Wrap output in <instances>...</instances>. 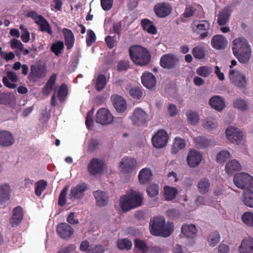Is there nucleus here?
I'll use <instances>...</instances> for the list:
<instances>
[{
	"label": "nucleus",
	"instance_id": "1",
	"mask_svg": "<svg viewBox=\"0 0 253 253\" xmlns=\"http://www.w3.org/2000/svg\"><path fill=\"white\" fill-rule=\"evenodd\" d=\"M232 50L234 55L240 62L246 63L251 57V49L246 39L236 38L233 42Z\"/></svg>",
	"mask_w": 253,
	"mask_h": 253
},
{
	"label": "nucleus",
	"instance_id": "2",
	"mask_svg": "<svg viewBox=\"0 0 253 253\" xmlns=\"http://www.w3.org/2000/svg\"><path fill=\"white\" fill-rule=\"evenodd\" d=\"M150 231L152 234L163 237L169 236L173 231L171 223H166L164 217H155L150 222Z\"/></svg>",
	"mask_w": 253,
	"mask_h": 253
},
{
	"label": "nucleus",
	"instance_id": "3",
	"mask_svg": "<svg viewBox=\"0 0 253 253\" xmlns=\"http://www.w3.org/2000/svg\"><path fill=\"white\" fill-rule=\"evenodd\" d=\"M129 53L130 58L136 64L144 66L150 62L151 55L149 52L146 48L141 46H131L129 49Z\"/></svg>",
	"mask_w": 253,
	"mask_h": 253
},
{
	"label": "nucleus",
	"instance_id": "4",
	"mask_svg": "<svg viewBox=\"0 0 253 253\" xmlns=\"http://www.w3.org/2000/svg\"><path fill=\"white\" fill-rule=\"evenodd\" d=\"M235 185L240 189L253 188V177L247 173L240 172L234 176Z\"/></svg>",
	"mask_w": 253,
	"mask_h": 253
},
{
	"label": "nucleus",
	"instance_id": "5",
	"mask_svg": "<svg viewBox=\"0 0 253 253\" xmlns=\"http://www.w3.org/2000/svg\"><path fill=\"white\" fill-rule=\"evenodd\" d=\"M46 74V68L45 65L33 64L30 66V72L28 78L30 82L36 83L44 78Z\"/></svg>",
	"mask_w": 253,
	"mask_h": 253
},
{
	"label": "nucleus",
	"instance_id": "6",
	"mask_svg": "<svg viewBox=\"0 0 253 253\" xmlns=\"http://www.w3.org/2000/svg\"><path fill=\"white\" fill-rule=\"evenodd\" d=\"M168 139V134L165 130H159L152 138V144L156 148H163L166 145Z\"/></svg>",
	"mask_w": 253,
	"mask_h": 253
},
{
	"label": "nucleus",
	"instance_id": "7",
	"mask_svg": "<svg viewBox=\"0 0 253 253\" xmlns=\"http://www.w3.org/2000/svg\"><path fill=\"white\" fill-rule=\"evenodd\" d=\"M229 78L231 83L236 87L242 88L246 86L247 80L245 75L238 71L230 70Z\"/></svg>",
	"mask_w": 253,
	"mask_h": 253
},
{
	"label": "nucleus",
	"instance_id": "8",
	"mask_svg": "<svg viewBox=\"0 0 253 253\" xmlns=\"http://www.w3.org/2000/svg\"><path fill=\"white\" fill-rule=\"evenodd\" d=\"M203 159L202 154L196 149H190L188 152L186 161L190 168H196L202 162Z\"/></svg>",
	"mask_w": 253,
	"mask_h": 253
},
{
	"label": "nucleus",
	"instance_id": "9",
	"mask_svg": "<svg viewBox=\"0 0 253 253\" xmlns=\"http://www.w3.org/2000/svg\"><path fill=\"white\" fill-rule=\"evenodd\" d=\"M87 189L88 186L85 183H82L72 187L69 194V199L72 201L82 199Z\"/></svg>",
	"mask_w": 253,
	"mask_h": 253
},
{
	"label": "nucleus",
	"instance_id": "10",
	"mask_svg": "<svg viewBox=\"0 0 253 253\" xmlns=\"http://www.w3.org/2000/svg\"><path fill=\"white\" fill-rule=\"evenodd\" d=\"M226 136L230 142L239 144L243 139L244 135L242 131L238 128L230 127L226 130Z\"/></svg>",
	"mask_w": 253,
	"mask_h": 253
},
{
	"label": "nucleus",
	"instance_id": "11",
	"mask_svg": "<svg viewBox=\"0 0 253 253\" xmlns=\"http://www.w3.org/2000/svg\"><path fill=\"white\" fill-rule=\"evenodd\" d=\"M96 122L103 125L111 123L113 117L110 112L105 108L99 109L96 114Z\"/></svg>",
	"mask_w": 253,
	"mask_h": 253
},
{
	"label": "nucleus",
	"instance_id": "12",
	"mask_svg": "<svg viewBox=\"0 0 253 253\" xmlns=\"http://www.w3.org/2000/svg\"><path fill=\"white\" fill-rule=\"evenodd\" d=\"M178 61V59L175 55L168 53L161 57L160 65L164 68L172 69L175 67Z\"/></svg>",
	"mask_w": 253,
	"mask_h": 253
},
{
	"label": "nucleus",
	"instance_id": "13",
	"mask_svg": "<svg viewBox=\"0 0 253 253\" xmlns=\"http://www.w3.org/2000/svg\"><path fill=\"white\" fill-rule=\"evenodd\" d=\"M56 231L60 238L64 239L70 238L74 233L73 228L66 223L58 224Z\"/></svg>",
	"mask_w": 253,
	"mask_h": 253
},
{
	"label": "nucleus",
	"instance_id": "14",
	"mask_svg": "<svg viewBox=\"0 0 253 253\" xmlns=\"http://www.w3.org/2000/svg\"><path fill=\"white\" fill-rule=\"evenodd\" d=\"M147 114L140 108H136L130 117L133 125L140 126L146 122Z\"/></svg>",
	"mask_w": 253,
	"mask_h": 253
},
{
	"label": "nucleus",
	"instance_id": "15",
	"mask_svg": "<svg viewBox=\"0 0 253 253\" xmlns=\"http://www.w3.org/2000/svg\"><path fill=\"white\" fill-rule=\"evenodd\" d=\"M154 9L157 16L161 18L169 15L172 10L171 6L165 2L157 3L155 5Z\"/></svg>",
	"mask_w": 253,
	"mask_h": 253
},
{
	"label": "nucleus",
	"instance_id": "16",
	"mask_svg": "<svg viewBox=\"0 0 253 253\" xmlns=\"http://www.w3.org/2000/svg\"><path fill=\"white\" fill-rule=\"evenodd\" d=\"M24 216L23 208L20 206L14 208L12 210V214L10 219L12 227L18 225L22 221Z\"/></svg>",
	"mask_w": 253,
	"mask_h": 253
},
{
	"label": "nucleus",
	"instance_id": "17",
	"mask_svg": "<svg viewBox=\"0 0 253 253\" xmlns=\"http://www.w3.org/2000/svg\"><path fill=\"white\" fill-rule=\"evenodd\" d=\"M136 165V162L134 159L124 158L120 162V168L124 173H129L134 169Z\"/></svg>",
	"mask_w": 253,
	"mask_h": 253
},
{
	"label": "nucleus",
	"instance_id": "18",
	"mask_svg": "<svg viewBox=\"0 0 253 253\" xmlns=\"http://www.w3.org/2000/svg\"><path fill=\"white\" fill-rule=\"evenodd\" d=\"M111 99L114 107L118 112L122 113L126 110V103L122 97L114 94L111 96Z\"/></svg>",
	"mask_w": 253,
	"mask_h": 253
},
{
	"label": "nucleus",
	"instance_id": "19",
	"mask_svg": "<svg viewBox=\"0 0 253 253\" xmlns=\"http://www.w3.org/2000/svg\"><path fill=\"white\" fill-rule=\"evenodd\" d=\"M15 140L13 135L8 131L0 130V145L9 147L14 144Z\"/></svg>",
	"mask_w": 253,
	"mask_h": 253
},
{
	"label": "nucleus",
	"instance_id": "20",
	"mask_svg": "<svg viewBox=\"0 0 253 253\" xmlns=\"http://www.w3.org/2000/svg\"><path fill=\"white\" fill-rule=\"evenodd\" d=\"M239 253H253V238L250 237L244 238L238 248Z\"/></svg>",
	"mask_w": 253,
	"mask_h": 253
},
{
	"label": "nucleus",
	"instance_id": "21",
	"mask_svg": "<svg viewBox=\"0 0 253 253\" xmlns=\"http://www.w3.org/2000/svg\"><path fill=\"white\" fill-rule=\"evenodd\" d=\"M16 99L13 94L8 92L0 93V104L12 107L15 104Z\"/></svg>",
	"mask_w": 253,
	"mask_h": 253
},
{
	"label": "nucleus",
	"instance_id": "22",
	"mask_svg": "<svg viewBox=\"0 0 253 253\" xmlns=\"http://www.w3.org/2000/svg\"><path fill=\"white\" fill-rule=\"evenodd\" d=\"M192 31L199 33L201 31H208L210 28V24L207 20H194L191 24Z\"/></svg>",
	"mask_w": 253,
	"mask_h": 253
},
{
	"label": "nucleus",
	"instance_id": "23",
	"mask_svg": "<svg viewBox=\"0 0 253 253\" xmlns=\"http://www.w3.org/2000/svg\"><path fill=\"white\" fill-rule=\"evenodd\" d=\"M63 35L65 44L68 50H70L74 46L75 37L72 31L68 28H64L62 30Z\"/></svg>",
	"mask_w": 253,
	"mask_h": 253
},
{
	"label": "nucleus",
	"instance_id": "24",
	"mask_svg": "<svg viewBox=\"0 0 253 253\" xmlns=\"http://www.w3.org/2000/svg\"><path fill=\"white\" fill-rule=\"evenodd\" d=\"M211 43L214 48L222 49L226 46L227 41L223 36L220 35H217L212 37Z\"/></svg>",
	"mask_w": 253,
	"mask_h": 253
},
{
	"label": "nucleus",
	"instance_id": "25",
	"mask_svg": "<svg viewBox=\"0 0 253 253\" xmlns=\"http://www.w3.org/2000/svg\"><path fill=\"white\" fill-rule=\"evenodd\" d=\"M142 84L148 88H152L156 84L155 77L151 73H144L141 77Z\"/></svg>",
	"mask_w": 253,
	"mask_h": 253
},
{
	"label": "nucleus",
	"instance_id": "26",
	"mask_svg": "<svg viewBox=\"0 0 253 253\" xmlns=\"http://www.w3.org/2000/svg\"><path fill=\"white\" fill-rule=\"evenodd\" d=\"M128 196H129L132 209L140 206L142 205L143 199L142 195L140 193L132 191L128 193Z\"/></svg>",
	"mask_w": 253,
	"mask_h": 253
},
{
	"label": "nucleus",
	"instance_id": "27",
	"mask_svg": "<svg viewBox=\"0 0 253 253\" xmlns=\"http://www.w3.org/2000/svg\"><path fill=\"white\" fill-rule=\"evenodd\" d=\"M242 169L240 163L236 160H232L227 162L225 165V170L228 174H233L234 172Z\"/></svg>",
	"mask_w": 253,
	"mask_h": 253
},
{
	"label": "nucleus",
	"instance_id": "28",
	"mask_svg": "<svg viewBox=\"0 0 253 253\" xmlns=\"http://www.w3.org/2000/svg\"><path fill=\"white\" fill-rule=\"evenodd\" d=\"M210 105L217 111L222 110L225 106L224 100L219 96H214L209 101Z\"/></svg>",
	"mask_w": 253,
	"mask_h": 253
},
{
	"label": "nucleus",
	"instance_id": "29",
	"mask_svg": "<svg viewBox=\"0 0 253 253\" xmlns=\"http://www.w3.org/2000/svg\"><path fill=\"white\" fill-rule=\"evenodd\" d=\"M182 233L188 238H194L197 234V229L194 224L184 225L181 228Z\"/></svg>",
	"mask_w": 253,
	"mask_h": 253
},
{
	"label": "nucleus",
	"instance_id": "30",
	"mask_svg": "<svg viewBox=\"0 0 253 253\" xmlns=\"http://www.w3.org/2000/svg\"><path fill=\"white\" fill-rule=\"evenodd\" d=\"M178 191L176 188L166 186L164 187L163 197L167 201H171L174 199Z\"/></svg>",
	"mask_w": 253,
	"mask_h": 253
},
{
	"label": "nucleus",
	"instance_id": "31",
	"mask_svg": "<svg viewBox=\"0 0 253 253\" xmlns=\"http://www.w3.org/2000/svg\"><path fill=\"white\" fill-rule=\"evenodd\" d=\"M10 189L8 184L0 185V204H1L9 199Z\"/></svg>",
	"mask_w": 253,
	"mask_h": 253
},
{
	"label": "nucleus",
	"instance_id": "32",
	"mask_svg": "<svg viewBox=\"0 0 253 253\" xmlns=\"http://www.w3.org/2000/svg\"><path fill=\"white\" fill-rule=\"evenodd\" d=\"M119 206L124 211H127L132 209L128 194L120 197Z\"/></svg>",
	"mask_w": 253,
	"mask_h": 253
},
{
	"label": "nucleus",
	"instance_id": "33",
	"mask_svg": "<svg viewBox=\"0 0 253 253\" xmlns=\"http://www.w3.org/2000/svg\"><path fill=\"white\" fill-rule=\"evenodd\" d=\"M211 184L209 180L207 178L201 179L197 184L198 191L202 194H205L209 192Z\"/></svg>",
	"mask_w": 253,
	"mask_h": 253
},
{
	"label": "nucleus",
	"instance_id": "34",
	"mask_svg": "<svg viewBox=\"0 0 253 253\" xmlns=\"http://www.w3.org/2000/svg\"><path fill=\"white\" fill-rule=\"evenodd\" d=\"M152 175L153 174L150 169L148 168L143 169L139 172L138 175L139 180L141 184H145L151 179Z\"/></svg>",
	"mask_w": 253,
	"mask_h": 253
},
{
	"label": "nucleus",
	"instance_id": "35",
	"mask_svg": "<svg viewBox=\"0 0 253 253\" xmlns=\"http://www.w3.org/2000/svg\"><path fill=\"white\" fill-rule=\"evenodd\" d=\"M149 248L144 241L140 239L135 240L134 252L135 253H147Z\"/></svg>",
	"mask_w": 253,
	"mask_h": 253
},
{
	"label": "nucleus",
	"instance_id": "36",
	"mask_svg": "<svg viewBox=\"0 0 253 253\" xmlns=\"http://www.w3.org/2000/svg\"><path fill=\"white\" fill-rule=\"evenodd\" d=\"M108 196L105 192L101 191H96V203L97 206H105L108 203Z\"/></svg>",
	"mask_w": 253,
	"mask_h": 253
},
{
	"label": "nucleus",
	"instance_id": "37",
	"mask_svg": "<svg viewBox=\"0 0 253 253\" xmlns=\"http://www.w3.org/2000/svg\"><path fill=\"white\" fill-rule=\"evenodd\" d=\"M242 222L247 227L253 228V212L246 211L241 215Z\"/></svg>",
	"mask_w": 253,
	"mask_h": 253
},
{
	"label": "nucleus",
	"instance_id": "38",
	"mask_svg": "<svg viewBox=\"0 0 253 253\" xmlns=\"http://www.w3.org/2000/svg\"><path fill=\"white\" fill-rule=\"evenodd\" d=\"M186 115L187 117V121L190 125H195L197 124L200 120V117L196 112L189 110L186 112Z\"/></svg>",
	"mask_w": 253,
	"mask_h": 253
},
{
	"label": "nucleus",
	"instance_id": "39",
	"mask_svg": "<svg viewBox=\"0 0 253 253\" xmlns=\"http://www.w3.org/2000/svg\"><path fill=\"white\" fill-rule=\"evenodd\" d=\"M230 13L227 9H223L220 11L217 16V23L219 25H224L228 21Z\"/></svg>",
	"mask_w": 253,
	"mask_h": 253
},
{
	"label": "nucleus",
	"instance_id": "40",
	"mask_svg": "<svg viewBox=\"0 0 253 253\" xmlns=\"http://www.w3.org/2000/svg\"><path fill=\"white\" fill-rule=\"evenodd\" d=\"M186 146V143L184 139L181 138H175L172 145V153H176L178 151L184 149Z\"/></svg>",
	"mask_w": 253,
	"mask_h": 253
},
{
	"label": "nucleus",
	"instance_id": "41",
	"mask_svg": "<svg viewBox=\"0 0 253 253\" xmlns=\"http://www.w3.org/2000/svg\"><path fill=\"white\" fill-rule=\"evenodd\" d=\"M107 83L106 76L103 74L99 75L96 79V90L100 91L104 89Z\"/></svg>",
	"mask_w": 253,
	"mask_h": 253
},
{
	"label": "nucleus",
	"instance_id": "42",
	"mask_svg": "<svg viewBox=\"0 0 253 253\" xmlns=\"http://www.w3.org/2000/svg\"><path fill=\"white\" fill-rule=\"evenodd\" d=\"M40 30L43 33H46L49 35L53 34L52 28L49 23L44 18L40 23H38Z\"/></svg>",
	"mask_w": 253,
	"mask_h": 253
},
{
	"label": "nucleus",
	"instance_id": "43",
	"mask_svg": "<svg viewBox=\"0 0 253 253\" xmlns=\"http://www.w3.org/2000/svg\"><path fill=\"white\" fill-rule=\"evenodd\" d=\"M36 186H35V194L37 196L40 197L42 192L45 190L46 188V186L47 185V182L43 180H40L38 181H37L36 183Z\"/></svg>",
	"mask_w": 253,
	"mask_h": 253
},
{
	"label": "nucleus",
	"instance_id": "44",
	"mask_svg": "<svg viewBox=\"0 0 253 253\" xmlns=\"http://www.w3.org/2000/svg\"><path fill=\"white\" fill-rule=\"evenodd\" d=\"M68 88L67 85L65 84H62L59 88L57 96L58 99L61 102H63L68 95Z\"/></svg>",
	"mask_w": 253,
	"mask_h": 253
},
{
	"label": "nucleus",
	"instance_id": "45",
	"mask_svg": "<svg viewBox=\"0 0 253 253\" xmlns=\"http://www.w3.org/2000/svg\"><path fill=\"white\" fill-rule=\"evenodd\" d=\"M141 24L144 30L149 33L155 34L157 33V29L153 23L147 19L142 21Z\"/></svg>",
	"mask_w": 253,
	"mask_h": 253
},
{
	"label": "nucleus",
	"instance_id": "46",
	"mask_svg": "<svg viewBox=\"0 0 253 253\" xmlns=\"http://www.w3.org/2000/svg\"><path fill=\"white\" fill-rule=\"evenodd\" d=\"M194 57L198 59H203L205 56V50L203 46H197L194 47L192 50Z\"/></svg>",
	"mask_w": 253,
	"mask_h": 253
},
{
	"label": "nucleus",
	"instance_id": "47",
	"mask_svg": "<svg viewBox=\"0 0 253 253\" xmlns=\"http://www.w3.org/2000/svg\"><path fill=\"white\" fill-rule=\"evenodd\" d=\"M212 71L211 67L208 66H202L196 69V73L199 76L206 78L208 77L212 73Z\"/></svg>",
	"mask_w": 253,
	"mask_h": 253
},
{
	"label": "nucleus",
	"instance_id": "48",
	"mask_svg": "<svg viewBox=\"0 0 253 253\" xmlns=\"http://www.w3.org/2000/svg\"><path fill=\"white\" fill-rule=\"evenodd\" d=\"M242 201L246 206L253 208V191L245 192Z\"/></svg>",
	"mask_w": 253,
	"mask_h": 253
},
{
	"label": "nucleus",
	"instance_id": "49",
	"mask_svg": "<svg viewBox=\"0 0 253 253\" xmlns=\"http://www.w3.org/2000/svg\"><path fill=\"white\" fill-rule=\"evenodd\" d=\"M64 43L62 41H58L53 43L51 46V51L56 56H59L64 49Z\"/></svg>",
	"mask_w": 253,
	"mask_h": 253
},
{
	"label": "nucleus",
	"instance_id": "50",
	"mask_svg": "<svg viewBox=\"0 0 253 253\" xmlns=\"http://www.w3.org/2000/svg\"><path fill=\"white\" fill-rule=\"evenodd\" d=\"M94 107L92 106L86 115L85 118V125L88 129L92 130L93 127V121L92 119L94 113Z\"/></svg>",
	"mask_w": 253,
	"mask_h": 253
},
{
	"label": "nucleus",
	"instance_id": "51",
	"mask_svg": "<svg viewBox=\"0 0 253 253\" xmlns=\"http://www.w3.org/2000/svg\"><path fill=\"white\" fill-rule=\"evenodd\" d=\"M231 157V155L229 152L222 150L217 154L216 160L219 163H223Z\"/></svg>",
	"mask_w": 253,
	"mask_h": 253
},
{
	"label": "nucleus",
	"instance_id": "52",
	"mask_svg": "<svg viewBox=\"0 0 253 253\" xmlns=\"http://www.w3.org/2000/svg\"><path fill=\"white\" fill-rule=\"evenodd\" d=\"M68 189L69 186H66L62 189V191H61L58 201V204L59 206L63 207L66 204V196Z\"/></svg>",
	"mask_w": 253,
	"mask_h": 253
},
{
	"label": "nucleus",
	"instance_id": "53",
	"mask_svg": "<svg viewBox=\"0 0 253 253\" xmlns=\"http://www.w3.org/2000/svg\"><path fill=\"white\" fill-rule=\"evenodd\" d=\"M118 248L121 250H129L132 247V243L130 241L126 239L118 240L117 243Z\"/></svg>",
	"mask_w": 253,
	"mask_h": 253
},
{
	"label": "nucleus",
	"instance_id": "54",
	"mask_svg": "<svg viewBox=\"0 0 253 253\" xmlns=\"http://www.w3.org/2000/svg\"><path fill=\"white\" fill-rule=\"evenodd\" d=\"M220 236L217 232H214L211 234L208 238V242L210 246L214 247L219 241Z\"/></svg>",
	"mask_w": 253,
	"mask_h": 253
},
{
	"label": "nucleus",
	"instance_id": "55",
	"mask_svg": "<svg viewBox=\"0 0 253 253\" xmlns=\"http://www.w3.org/2000/svg\"><path fill=\"white\" fill-rule=\"evenodd\" d=\"M196 146L199 148H203L209 146L210 142L208 140L203 136H198L194 139Z\"/></svg>",
	"mask_w": 253,
	"mask_h": 253
},
{
	"label": "nucleus",
	"instance_id": "56",
	"mask_svg": "<svg viewBox=\"0 0 253 253\" xmlns=\"http://www.w3.org/2000/svg\"><path fill=\"white\" fill-rule=\"evenodd\" d=\"M147 192L149 196L155 197L159 194V186L155 184H151L147 187Z\"/></svg>",
	"mask_w": 253,
	"mask_h": 253
},
{
	"label": "nucleus",
	"instance_id": "57",
	"mask_svg": "<svg viewBox=\"0 0 253 253\" xmlns=\"http://www.w3.org/2000/svg\"><path fill=\"white\" fill-rule=\"evenodd\" d=\"M95 42V33L92 30L87 31L86 43L87 46H90Z\"/></svg>",
	"mask_w": 253,
	"mask_h": 253
},
{
	"label": "nucleus",
	"instance_id": "58",
	"mask_svg": "<svg viewBox=\"0 0 253 253\" xmlns=\"http://www.w3.org/2000/svg\"><path fill=\"white\" fill-rule=\"evenodd\" d=\"M106 168V164L101 160H96V174L102 173Z\"/></svg>",
	"mask_w": 253,
	"mask_h": 253
},
{
	"label": "nucleus",
	"instance_id": "59",
	"mask_svg": "<svg viewBox=\"0 0 253 253\" xmlns=\"http://www.w3.org/2000/svg\"><path fill=\"white\" fill-rule=\"evenodd\" d=\"M87 171L90 176H95V158H92L88 164Z\"/></svg>",
	"mask_w": 253,
	"mask_h": 253
},
{
	"label": "nucleus",
	"instance_id": "60",
	"mask_svg": "<svg viewBox=\"0 0 253 253\" xmlns=\"http://www.w3.org/2000/svg\"><path fill=\"white\" fill-rule=\"evenodd\" d=\"M129 94L134 98L139 99L142 95V92L138 87H132L129 90Z\"/></svg>",
	"mask_w": 253,
	"mask_h": 253
},
{
	"label": "nucleus",
	"instance_id": "61",
	"mask_svg": "<svg viewBox=\"0 0 253 253\" xmlns=\"http://www.w3.org/2000/svg\"><path fill=\"white\" fill-rule=\"evenodd\" d=\"M234 106L241 110H245L247 108L246 102L242 99H237L233 103Z\"/></svg>",
	"mask_w": 253,
	"mask_h": 253
},
{
	"label": "nucleus",
	"instance_id": "62",
	"mask_svg": "<svg viewBox=\"0 0 253 253\" xmlns=\"http://www.w3.org/2000/svg\"><path fill=\"white\" fill-rule=\"evenodd\" d=\"M10 44L11 48L12 49L17 48L19 50L23 49V43L17 39H13L11 40Z\"/></svg>",
	"mask_w": 253,
	"mask_h": 253
},
{
	"label": "nucleus",
	"instance_id": "63",
	"mask_svg": "<svg viewBox=\"0 0 253 253\" xmlns=\"http://www.w3.org/2000/svg\"><path fill=\"white\" fill-rule=\"evenodd\" d=\"M101 3L102 8L107 10L112 7L113 0H101Z\"/></svg>",
	"mask_w": 253,
	"mask_h": 253
},
{
	"label": "nucleus",
	"instance_id": "64",
	"mask_svg": "<svg viewBox=\"0 0 253 253\" xmlns=\"http://www.w3.org/2000/svg\"><path fill=\"white\" fill-rule=\"evenodd\" d=\"M67 221L72 225L77 224L79 223V220L75 218V213L71 212L67 217Z\"/></svg>",
	"mask_w": 253,
	"mask_h": 253
}]
</instances>
